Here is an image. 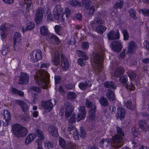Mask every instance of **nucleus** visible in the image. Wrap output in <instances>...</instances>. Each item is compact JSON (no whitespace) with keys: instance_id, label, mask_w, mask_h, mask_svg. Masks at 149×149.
Returning <instances> with one entry per match:
<instances>
[{"instance_id":"13d9d810","label":"nucleus","mask_w":149,"mask_h":149,"mask_svg":"<svg viewBox=\"0 0 149 149\" xmlns=\"http://www.w3.org/2000/svg\"><path fill=\"white\" fill-rule=\"evenodd\" d=\"M45 146L46 148L47 147L49 148H52L53 146L52 144L49 142H48L45 145Z\"/></svg>"},{"instance_id":"79ce46f5","label":"nucleus","mask_w":149,"mask_h":149,"mask_svg":"<svg viewBox=\"0 0 149 149\" xmlns=\"http://www.w3.org/2000/svg\"><path fill=\"white\" fill-rule=\"evenodd\" d=\"M47 20L48 22H49L53 20L54 19L51 14L50 12L48 10L47 13Z\"/></svg>"},{"instance_id":"bb28decb","label":"nucleus","mask_w":149,"mask_h":149,"mask_svg":"<svg viewBox=\"0 0 149 149\" xmlns=\"http://www.w3.org/2000/svg\"><path fill=\"white\" fill-rule=\"evenodd\" d=\"M48 131L50 134L51 135L56 136L58 135L57 130L54 127H50L48 128Z\"/></svg>"},{"instance_id":"bf43d9fd","label":"nucleus","mask_w":149,"mask_h":149,"mask_svg":"<svg viewBox=\"0 0 149 149\" xmlns=\"http://www.w3.org/2000/svg\"><path fill=\"white\" fill-rule=\"evenodd\" d=\"M76 53L79 56H82V55L84 54V52L79 50H77L76 52Z\"/></svg>"},{"instance_id":"6e6552de","label":"nucleus","mask_w":149,"mask_h":149,"mask_svg":"<svg viewBox=\"0 0 149 149\" xmlns=\"http://www.w3.org/2000/svg\"><path fill=\"white\" fill-rule=\"evenodd\" d=\"M91 63L93 65H95L97 67V69L100 71L102 68V61L100 59V56H99L95 57L94 59L91 60Z\"/></svg>"},{"instance_id":"20e7f679","label":"nucleus","mask_w":149,"mask_h":149,"mask_svg":"<svg viewBox=\"0 0 149 149\" xmlns=\"http://www.w3.org/2000/svg\"><path fill=\"white\" fill-rule=\"evenodd\" d=\"M40 32L42 36H45V38L48 40L52 39L57 42H59V39L58 37L54 34L50 33L48 31L47 28L45 26H42L40 29Z\"/></svg>"},{"instance_id":"1a4fd4ad","label":"nucleus","mask_w":149,"mask_h":149,"mask_svg":"<svg viewBox=\"0 0 149 149\" xmlns=\"http://www.w3.org/2000/svg\"><path fill=\"white\" fill-rule=\"evenodd\" d=\"M38 138L36 140V142L38 144L37 149H43L42 147V143L44 139V135L42 132L38 130L36 131Z\"/></svg>"},{"instance_id":"37998d69","label":"nucleus","mask_w":149,"mask_h":149,"mask_svg":"<svg viewBox=\"0 0 149 149\" xmlns=\"http://www.w3.org/2000/svg\"><path fill=\"white\" fill-rule=\"evenodd\" d=\"M129 14L131 17L135 19L136 18V12L134 10L132 9L130 10L129 11Z\"/></svg>"},{"instance_id":"09e8293b","label":"nucleus","mask_w":149,"mask_h":149,"mask_svg":"<svg viewBox=\"0 0 149 149\" xmlns=\"http://www.w3.org/2000/svg\"><path fill=\"white\" fill-rule=\"evenodd\" d=\"M60 145L62 147H64L65 146V141L63 139L60 138L59 141Z\"/></svg>"},{"instance_id":"8fccbe9b","label":"nucleus","mask_w":149,"mask_h":149,"mask_svg":"<svg viewBox=\"0 0 149 149\" xmlns=\"http://www.w3.org/2000/svg\"><path fill=\"white\" fill-rule=\"evenodd\" d=\"M29 30H31L34 27V24L33 22L29 23L27 24Z\"/></svg>"},{"instance_id":"ea45409f","label":"nucleus","mask_w":149,"mask_h":149,"mask_svg":"<svg viewBox=\"0 0 149 149\" xmlns=\"http://www.w3.org/2000/svg\"><path fill=\"white\" fill-rule=\"evenodd\" d=\"M123 34L124 40H127L128 39L129 36L127 30L125 29H123Z\"/></svg>"},{"instance_id":"9d476101","label":"nucleus","mask_w":149,"mask_h":149,"mask_svg":"<svg viewBox=\"0 0 149 149\" xmlns=\"http://www.w3.org/2000/svg\"><path fill=\"white\" fill-rule=\"evenodd\" d=\"M138 130L140 132H146L149 130V125L144 120H141L139 122Z\"/></svg>"},{"instance_id":"e433bc0d","label":"nucleus","mask_w":149,"mask_h":149,"mask_svg":"<svg viewBox=\"0 0 149 149\" xmlns=\"http://www.w3.org/2000/svg\"><path fill=\"white\" fill-rule=\"evenodd\" d=\"M32 1L30 0H26L25 3L26 5V11H28L30 9H31V4Z\"/></svg>"},{"instance_id":"39448f33","label":"nucleus","mask_w":149,"mask_h":149,"mask_svg":"<svg viewBox=\"0 0 149 149\" xmlns=\"http://www.w3.org/2000/svg\"><path fill=\"white\" fill-rule=\"evenodd\" d=\"M62 10L60 5H57L53 10L54 19L57 20L59 22H63L64 20L62 15L63 14Z\"/></svg>"},{"instance_id":"4d7b16f0","label":"nucleus","mask_w":149,"mask_h":149,"mask_svg":"<svg viewBox=\"0 0 149 149\" xmlns=\"http://www.w3.org/2000/svg\"><path fill=\"white\" fill-rule=\"evenodd\" d=\"M5 3L8 4H11L14 2L13 0H2Z\"/></svg>"},{"instance_id":"c9c22d12","label":"nucleus","mask_w":149,"mask_h":149,"mask_svg":"<svg viewBox=\"0 0 149 149\" xmlns=\"http://www.w3.org/2000/svg\"><path fill=\"white\" fill-rule=\"evenodd\" d=\"M104 86L106 87H111L113 89L116 88V86L114 85L113 83L111 82H106L104 84Z\"/></svg>"},{"instance_id":"680f3d73","label":"nucleus","mask_w":149,"mask_h":149,"mask_svg":"<svg viewBox=\"0 0 149 149\" xmlns=\"http://www.w3.org/2000/svg\"><path fill=\"white\" fill-rule=\"evenodd\" d=\"M81 134H80V136L82 138L84 137L86 134L85 131L84 130H81Z\"/></svg>"},{"instance_id":"cd10ccee","label":"nucleus","mask_w":149,"mask_h":149,"mask_svg":"<svg viewBox=\"0 0 149 149\" xmlns=\"http://www.w3.org/2000/svg\"><path fill=\"white\" fill-rule=\"evenodd\" d=\"M107 96L109 100L111 101H112L115 100V96L113 92L110 90H109L107 93Z\"/></svg>"},{"instance_id":"a18cd8bd","label":"nucleus","mask_w":149,"mask_h":149,"mask_svg":"<svg viewBox=\"0 0 149 149\" xmlns=\"http://www.w3.org/2000/svg\"><path fill=\"white\" fill-rule=\"evenodd\" d=\"M81 47L83 49H87L89 47V44L88 42H84L81 44Z\"/></svg>"},{"instance_id":"4c0bfd02","label":"nucleus","mask_w":149,"mask_h":149,"mask_svg":"<svg viewBox=\"0 0 149 149\" xmlns=\"http://www.w3.org/2000/svg\"><path fill=\"white\" fill-rule=\"evenodd\" d=\"M123 6V2L121 1H118L115 4L114 7L116 8H120Z\"/></svg>"},{"instance_id":"473e14b6","label":"nucleus","mask_w":149,"mask_h":149,"mask_svg":"<svg viewBox=\"0 0 149 149\" xmlns=\"http://www.w3.org/2000/svg\"><path fill=\"white\" fill-rule=\"evenodd\" d=\"M91 86V84L90 83L88 85L86 83H80L79 85V88L82 90H84L86 89L88 86Z\"/></svg>"},{"instance_id":"c756f323","label":"nucleus","mask_w":149,"mask_h":149,"mask_svg":"<svg viewBox=\"0 0 149 149\" xmlns=\"http://www.w3.org/2000/svg\"><path fill=\"white\" fill-rule=\"evenodd\" d=\"M10 90L11 92L13 94H17L21 96H22L24 95V93L23 92L18 91L15 88H11L10 89Z\"/></svg>"},{"instance_id":"4468645a","label":"nucleus","mask_w":149,"mask_h":149,"mask_svg":"<svg viewBox=\"0 0 149 149\" xmlns=\"http://www.w3.org/2000/svg\"><path fill=\"white\" fill-rule=\"evenodd\" d=\"M125 115V112L122 107H118L117 111L116 116L117 119L122 120L123 119Z\"/></svg>"},{"instance_id":"4be33fe9","label":"nucleus","mask_w":149,"mask_h":149,"mask_svg":"<svg viewBox=\"0 0 149 149\" xmlns=\"http://www.w3.org/2000/svg\"><path fill=\"white\" fill-rule=\"evenodd\" d=\"M3 117L6 122L7 123H8L11 118L10 114L9 111L6 110H4L3 113Z\"/></svg>"},{"instance_id":"f704fd0d","label":"nucleus","mask_w":149,"mask_h":149,"mask_svg":"<svg viewBox=\"0 0 149 149\" xmlns=\"http://www.w3.org/2000/svg\"><path fill=\"white\" fill-rule=\"evenodd\" d=\"M124 105L127 108L130 109H132L135 107L134 105H132L131 102L128 101L127 102L124 103Z\"/></svg>"},{"instance_id":"f3484780","label":"nucleus","mask_w":149,"mask_h":149,"mask_svg":"<svg viewBox=\"0 0 149 149\" xmlns=\"http://www.w3.org/2000/svg\"><path fill=\"white\" fill-rule=\"evenodd\" d=\"M42 104L44 108V111L46 112H49L53 107V104L50 101L43 102Z\"/></svg>"},{"instance_id":"603ef678","label":"nucleus","mask_w":149,"mask_h":149,"mask_svg":"<svg viewBox=\"0 0 149 149\" xmlns=\"http://www.w3.org/2000/svg\"><path fill=\"white\" fill-rule=\"evenodd\" d=\"M109 142V141L108 139H103L101 140L100 142V146L101 147H102V146L104 143H108Z\"/></svg>"},{"instance_id":"de8ad7c7","label":"nucleus","mask_w":149,"mask_h":149,"mask_svg":"<svg viewBox=\"0 0 149 149\" xmlns=\"http://www.w3.org/2000/svg\"><path fill=\"white\" fill-rule=\"evenodd\" d=\"M54 29L56 33L57 34L59 35V32L61 29V27L59 26L56 25L54 27Z\"/></svg>"},{"instance_id":"2f4dec72","label":"nucleus","mask_w":149,"mask_h":149,"mask_svg":"<svg viewBox=\"0 0 149 149\" xmlns=\"http://www.w3.org/2000/svg\"><path fill=\"white\" fill-rule=\"evenodd\" d=\"M21 35L20 33L17 32H15L13 36V41L21 40Z\"/></svg>"},{"instance_id":"58836bf2","label":"nucleus","mask_w":149,"mask_h":149,"mask_svg":"<svg viewBox=\"0 0 149 149\" xmlns=\"http://www.w3.org/2000/svg\"><path fill=\"white\" fill-rule=\"evenodd\" d=\"M140 13L146 16H149V10L146 9L141 10L139 11Z\"/></svg>"},{"instance_id":"dca6fc26","label":"nucleus","mask_w":149,"mask_h":149,"mask_svg":"<svg viewBox=\"0 0 149 149\" xmlns=\"http://www.w3.org/2000/svg\"><path fill=\"white\" fill-rule=\"evenodd\" d=\"M77 117H76L74 114H73L70 118L69 121V125L68 128V131H71L74 128V126L73 125H70L72 124L75 123L77 120Z\"/></svg>"},{"instance_id":"e2e57ef3","label":"nucleus","mask_w":149,"mask_h":149,"mask_svg":"<svg viewBox=\"0 0 149 149\" xmlns=\"http://www.w3.org/2000/svg\"><path fill=\"white\" fill-rule=\"evenodd\" d=\"M49 65L48 63H43V64H42L41 65V67L47 68L49 67Z\"/></svg>"},{"instance_id":"b1692460","label":"nucleus","mask_w":149,"mask_h":149,"mask_svg":"<svg viewBox=\"0 0 149 149\" xmlns=\"http://www.w3.org/2000/svg\"><path fill=\"white\" fill-rule=\"evenodd\" d=\"M16 103L21 106V107L23 111L25 112L27 111L29 109V107L23 101L20 100H17Z\"/></svg>"},{"instance_id":"c03bdc74","label":"nucleus","mask_w":149,"mask_h":149,"mask_svg":"<svg viewBox=\"0 0 149 149\" xmlns=\"http://www.w3.org/2000/svg\"><path fill=\"white\" fill-rule=\"evenodd\" d=\"M73 130H74V132L73 134L74 137L75 139L78 140L79 138V137L77 130L76 129H74V128L73 129Z\"/></svg>"},{"instance_id":"72a5a7b5","label":"nucleus","mask_w":149,"mask_h":149,"mask_svg":"<svg viewBox=\"0 0 149 149\" xmlns=\"http://www.w3.org/2000/svg\"><path fill=\"white\" fill-rule=\"evenodd\" d=\"M100 104L103 106H106L108 104L107 100L103 97H102L100 98Z\"/></svg>"},{"instance_id":"c85d7f7f","label":"nucleus","mask_w":149,"mask_h":149,"mask_svg":"<svg viewBox=\"0 0 149 149\" xmlns=\"http://www.w3.org/2000/svg\"><path fill=\"white\" fill-rule=\"evenodd\" d=\"M59 54L58 52H56L54 54V55L53 56V61L54 64L57 65L59 62Z\"/></svg>"},{"instance_id":"774afa93","label":"nucleus","mask_w":149,"mask_h":149,"mask_svg":"<svg viewBox=\"0 0 149 149\" xmlns=\"http://www.w3.org/2000/svg\"><path fill=\"white\" fill-rule=\"evenodd\" d=\"M139 149H149V148L147 146H142L139 147Z\"/></svg>"},{"instance_id":"9b49d317","label":"nucleus","mask_w":149,"mask_h":149,"mask_svg":"<svg viewBox=\"0 0 149 149\" xmlns=\"http://www.w3.org/2000/svg\"><path fill=\"white\" fill-rule=\"evenodd\" d=\"M110 47L113 51L119 52L122 49V46L121 43L119 42H114L110 45Z\"/></svg>"},{"instance_id":"6e6d98bb","label":"nucleus","mask_w":149,"mask_h":149,"mask_svg":"<svg viewBox=\"0 0 149 149\" xmlns=\"http://www.w3.org/2000/svg\"><path fill=\"white\" fill-rule=\"evenodd\" d=\"M78 63L81 66H83L84 64L83 61L81 58H79L77 61Z\"/></svg>"},{"instance_id":"f8f14e48","label":"nucleus","mask_w":149,"mask_h":149,"mask_svg":"<svg viewBox=\"0 0 149 149\" xmlns=\"http://www.w3.org/2000/svg\"><path fill=\"white\" fill-rule=\"evenodd\" d=\"M7 25L6 24H2L0 29V34L1 38H5L7 36L8 31L7 28Z\"/></svg>"},{"instance_id":"49530a36","label":"nucleus","mask_w":149,"mask_h":149,"mask_svg":"<svg viewBox=\"0 0 149 149\" xmlns=\"http://www.w3.org/2000/svg\"><path fill=\"white\" fill-rule=\"evenodd\" d=\"M68 96L69 98L72 99L76 97V95L74 93L69 92L68 94Z\"/></svg>"},{"instance_id":"5701e85b","label":"nucleus","mask_w":149,"mask_h":149,"mask_svg":"<svg viewBox=\"0 0 149 149\" xmlns=\"http://www.w3.org/2000/svg\"><path fill=\"white\" fill-rule=\"evenodd\" d=\"M13 49L15 51H19L21 49L22 47L21 40L13 41Z\"/></svg>"},{"instance_id":"7ed1b4c3","label":"nucleus","mask_w":149,"mask_h":149,"mask_svg":"<svg viewBox=\"0 0 149 149\" xmlns=\"http://www.w3.org/2000/svg\"><path fill=\"white\" fill-rule=\"evenodd\" d=\"M103 23V22L98 18L95 19V22L91 24V26L92 28L98 33H102L105 31L107 28L104 26L99 25Z\"/></svg>"},{"instance_id":"a19ab883","label":"nucleus","mask_w":149,"mask_h":149,"mask_svg":"<svg viewBox=\"0 0 149 149\" xmlns=\"http://www.w3.org/2000/svg\"><path fill=\"white\" fill-rule=\"evenodd\" d=\"M127 81V77L126 76L121 77L120 78V83H123L126 86V81Z\"/></svg>"},{"instance_id":"864d4df0","label":"nucleus","mask_w":149,"mask_h":149,"mask_svg":"<svg viewBox=\"0 0 149 149\" xmlns=\"http://www.w3.org/2000/svg\"><path fill=\"white\" fill-rule=\"evenodd\" d=\"M109 142V141L108 139H103L101 140L100 142V146L101 147H102V146L104 143H108Z\"/></svg>"},{"instance_id":"0eeeda50","label":"nucleus","mask_w":149,"mask_h":149,"mask_svg":"<svg viewBox=\"0 0 149 149\" xmlns=\"http://www.w3.org/2000/svg\"><path fill=\"white\" fill-rule=\"evenodd\" d=\"M42 57V53L40 50H34L31 53V59L33 62L41 59Z\"/></svg>"},{"instance_id":"3c124183","label":"nucleus","mask_w":149,"mask_h":149,"mask_svg":"<svg viewBox=\"0 0 149 149\" xmlns=\"http://www.w3.org/2000/svg\"><path fill=\"white\" fill-rule=\"evenodd\" d=\"M29 30L27 24L24 25L22 27V30L23 33H24L27 30Z\"/></svg>"},{"instance_id":"a211bd4d","label":"nucleus","mask_w":149,"mask_h":149,"mask_svg":"<svg viewBox=\"0 0 149 149\" xmlns=\"http://www.w3.org/2000/svg\"><path fill=\"white\" fill-rule=\"evenodd\" d=\"M43 10L38 9L37 11L35 19L36 22L38 24L40 23L42 19Z\"/></svg>"},{"instance_id":"412c9836","label":"nucleus","mask_w":149,"mask_h":149,"mask_svg":"<svg viewBox=\"0 0 149 149\" xmlns=\"http://www.w3.org/2000/svg\"><path fill=\"white\" fill-rule=\"evenodd\" d=\"M36 134H29L26 137L25 143L26 145H27L31 143L33 140L36 138Z\"/></svg>"},{"instance_id":"f03ea898","label":"nucleus","mask_w":149,"mask_h":149,"mask_svg":"<svg viewBox=\"0 0 149 149\" xmlns=\"http://www.w3.org/2000/svg\"><path fill=\"white\" fill-rule=\"evenodd\" d=\"M12 131L15 136L18 137H23L28 133L27 129L19 124H15L13 126Z\"/></svg>"},{"instance_id":"a878e982","label":"nucleus","mask_w":149,"mask_h":149,"mask_svg":"<svg viewBox=\"0 0 149 149\" xmlns=\"http://www.w3.org/2000/svg\"><path fill=\"white\" fill-rule=\"evenodd\" d=\"M74 109V107L70 105L66 108L65 116L66 118H68Z\"/></svg>"},{"instance_id":"69168bd1","label":"nucleus","mask_w":149,"mask_h":149,"mask_svg":"<svg viewBox=\"0 0 149 149\" xmlns=\"http://www.w3.org/2000/svg\"><path fill=\"white\" fill-rule=\"evenodd\" d=\"M33 116L35 117H37L38 116V112L36 111H34L33 113Z\"/></svg>"},{"instance_id":"5fc2aeb1","label":"nucleus","mask_w":149,"mask_h":149,"mask_svg":"<svg viewBox=\"0 0 149 149\" xmlns=\"http://www.w3.org/2000/svg\"><path fill=\"white\" fill-rule=\"evenodd\" d=\"M31 90L37 92H40V89L36 86H33L31 88Z\"/></svg>"},{"instance_id":"2eb2a0df","label":"nucleus","mask_w":149,"mask_h":149,"mask_svg":"<svg viewBox=\"0 0 149 149\" xmlns=\"http://www.w3.org/2000/svg\"><path fill=\"white\" fill-rule=\"evenodd\" d=\"M29 76L26 74L22 73L21 74L19 78V83L24 84L27 83L29 81Z\"/></svg>"},{"instance_id":"393cba45","label":"nucleus","mask_w":149,"mask_h":149,"mask_svg":"<svg viewBox=\"0 0 149 149\" xmlns=\"http://www.w3.org/2000/svg\"><path fill=\"white\" fill-rule=\"evenodd\" d=\"M136 49L135 43L134 42H131L129 44L128 51L129 53H132L134 52Z\"/></svg>"},{"instance_id":"aec40b11","label":"nucleus","mask_w":149,"mask_h":149,"mask_svg":"<svg viewBox=\"0 0 149 149\" xmlns=\"http://www.w3.org/2000/svg\"><path fill=\"white\" fill-rule=\"evenodd\" d=\"M108 38L109 39H118L119 38V33L118 31L116 32L113 31H110L108 34Z\"/></svg>"},{"instance_id":"6ab92c4d","label":"nucleus","mask_w":149,"mask_h":149,"mask_svg":"<svg viewBox=\"0 0 149 149\" xmlns=\"http://www.w3.org/2000/svg\"><path fill=\"white\" fill-rule=\"evenodd\" d=\"M61 56L62 59L61 66L63 69L66 70H67L69 68V63L66 58H64L63 54H61Z\"/></svg>"},{"instance_id":"f257e3e1","label":"nucleus","mask_w":149,"mask_h":149,"mask_svg":"<svg viewBox=\"0 0 149 149\" xmlns=\"http://www.w3.org/2000/svg\"><path fill=\"white\" fill-rule=\"evenodd\" d=\"M35 77L36 81L41 86H46L48 83L49 75L45 70L39 71Z\"/></svg>"},{"instance_id":"423d86ee","label":"nucleus","mask_w":149,"mask_h":149,"mask_svg":"<svg viewBox=\"0 0 149 149\" xmlns=\"http://www.w3.org/2000/svg\"><path fill=\"white\" fill-rule=\"evenodd\" d=\"M118 134L112 138V141L114 143H119L121 142L123 139V137L124 134L122 131L121 129L119 127L116 128Z\"/></svg>"},{"instance_id":"0e129e2a","label":"nucleus","mask_w":149,"mask_h":149,"mask_svg":"<svg viewBox=\"0 0 149 149\" xmlns=\"http://www.w3.org/2000/svg\"><path fill=\"white\" fill-rule=\"evenodd\" d=\"M75 42V40L74 38H72L71 40L70 41L69 43L71 45H73L74 44Z\"/></svg>"},{"instance_id":"7c9ffc66","label":"nucleus","mask_w":149,"mask_h":149,"mask_svg":"<svg viewBox=\"0 0 149 149\" xmlns=\"http://www.w3.org/2000/svg\"><path fill=\"white\" fill-rule=\"evenodd\" d=\"M92 109L89 112L90 116L89 118L91 120H93L94 119L95 113V105L92 106Z\"/></svg>"},{"instance_id":"338daca9","label":"nucleus","mask_w":149,"mask_h":149,"mask_svg":"<svg viewBox=\"0 0 149 149\" xmlns=\"http://www.w3.org/2000/svg\"><path fill=\"white\" fill-rule=\"evenodd\" d=\"M142 61L145 63H149V58H145L143 59Z\"/></svg>"},{"instance_id":"ddd939ff","label":"nucleus","mask_w":149,"mask_h":149,"mask_svg":"<svg viewBox=\"0 0 149 149\" xmlns=\"http://www.w3.org/2000/svg\"><path fill=\"white\" fill-rule=\"evenodd\" d=\"M79 110V113L77 115V120L78 122L84 118L86 113L85 108L83 106L81 107Z\"/></svg>"},{"instance_id":"052dcab7","label":"nucleus","mask_w":149,"mask_h":149,"mask_svg":"<svg viewBox=\"0 0 149 149\" xmlns=\"http://www.w3.org/2000/svg\"><path fill=\"white\" fill-rule=\"evenodd\" d=\"M89 11H90L89 13L90 14H93L94 11V7L92 6L91 8L89 9Z\"/></svg>"}]
</instances>
